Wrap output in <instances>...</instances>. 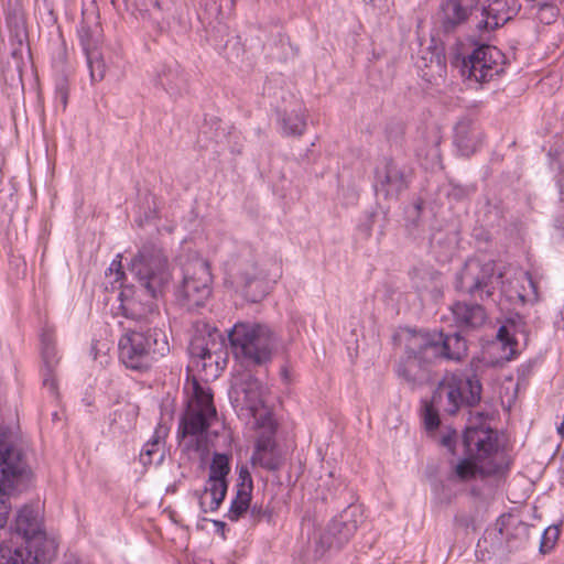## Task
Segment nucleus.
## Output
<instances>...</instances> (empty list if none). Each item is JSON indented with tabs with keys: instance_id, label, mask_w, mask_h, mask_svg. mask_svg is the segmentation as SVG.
<instances>
[{
	"instance_id": "nucleus-33",
	"label": "nucleus",
	"mask_w": 564,
	"mask_h": 564,
	"mask_svg": "<svg viewBox=\"0 0 564 564\" xmlns=\"http://www.w3.org/2000/svg\"><path fill=\"white\" fill-rule=\"evenodd\" d=\"M251 462L253 465H259L268 470H275L281 465V459L276 449L267 453H253Z\"/></svg>"
},
{
	"instance_id": "nucleus-37",
	"label": "nucleus",
	"mask_w": 564,
	"mask_h": 564,
	"mask_svg": "<svg viewBox=\"0 0 564 564\" xmlns=\"http://www.w3.org/2000/svg\"><path fill=\"white\" fill-rule=\"evenodd\" d=\"M558 11L555 6L543 3L538 7L535 18L543 24H552L557 19Z\"/></svg>"
},
{
	"instance_id": "nucleus-12",
	"label": "nucleus",
	"mask_w": 564,
	"mask_h": 564,
	"mask_svg": "<svg viewBox=\"0 0 564 564\" xmlns=\"http://www.w3.org/2000/svg\"><path fill=\"white\" fill-rule=\"evenodd\" d=\"M505 69L503 53L492 45H480L463 59L462 74L482 84L492 80Z\"/></svg>"
},
{
	"instance_id": "nucleus-16",
	"label": "nucleus",
	"mask_w": 564,
	"mask_h": 564,
	"mask_svg": "<svg viewBox=\"0 0 564 564\" xmlns=\"http://www.w3.org/2000/svg\"><path fill=\"white\" fill-rule=\"evenodd\" d=\"M410 170L391 159H384L376 167L375 191L384 198H398L408 188Z\"/></svg>"
},
{
	"instance_id": "nucleus-14",
	"label": "nucleus",
	"mask_w": 564,
	"mask_h": 564,
	"mask_svg": "<svg viewBox=\"0 0 564 564\" xmlns=\"http://www.w3.org/2000/svg\"><path fill=\"white\" fill-rule=\"evenodd\" d=\"M422 338L421 332L408 329L403 332L402 339L405 347V356L398 362L395 372L399 378L404 380L412 388L422 384L429 377V367L435 360H427L425 358V349L411 348L410 345L417 339Z\"/></svg>"
},
{
	"instance_id": "nucleus-10",
	"label": "nucleus",
	"mask_w": 564,
	"mask_h": 564,
	"mask_svg": "<svg viewBox=\"0 0 564 564\" xmlns=\"http://www.w3.org/2000/svg\"><path fill=\"white\" fill-rule=\"evenodd\" d=\"M210 284L208 262L203 258H193L183 265V279L176 289V299L188 310L204 306L212 294Z\"/></svg>"
},
{
	"instance_id": "nucleus-48",
	"label": "nucleus",
	"mask_w": 564,
	"mask_h": 564,
	"mask_svg": "<svg viewBox=\"0 0 564 564\" xmlns=\"http://www.w3.org/2000/svg\"><path fill=\"white\" fill-rule=\"evenodd\" d=\"M440 141H441L440 135L437 134V132H434V140H433L434 148H433V152H434L435 155H437V145H438Z\"/></svg>"
},
{
	"instance_id": "nucleus-45",
	"label": "nucleus",
	"mask_w": 564,
	"mask_h": 564,
	"mask_svg": "<svg viewBox=\"0 0 564 564\" xmlns=\"http://www.w3.org/2000/svg\"><path fill=\"white\" fill-rule=\"evenodd\" d=\"M45 343L47 345H55L54 344V338H53V335L47 333V332H44L42 335H41V344H42V348L45 346Z\"/></svg>"
},
{
	"instance_id": "nucleus-50",
	"label": "nucleus",
	"mask_w": 564,
	"mask_h": 564,
	"mask_svg": "<svg viewBox=\"0 0 564 564\" xmlns=\"http://www.w3.org/2000/svg\"><path fill=\"white\" fill-rule=\"evenodd\" d=\"M557 432L561 436H564V422L557 427Z\"/></svg>"
},
{
	"instance_id": "nucleus-23",
	"label": "nucleus",
	"mask_w": 564,
	"mask_h": 564,
	"mask_svg": "<svg viewBox=\"0 0 564 564\" xmlns=\"http://www.w3.org/2000/svg\"><path fill=\"white\" fill-rule=\"evenodd\" d=\"M498 532L500 536L506 535L507 547L509 551L518 550L525 545L529 535L530 527L522 521L511 522V518L501 517L497 521Z\"/></svg>"
},
{
	"instance_id": "nucleus-29",
	"label": "nucleus",
	"mask_w": 564,
	"mask_h": 564,
	"mask_svg": "<svg viewBox=\"0 0 564 564\" xmlns=\"http://www.w3.org/2000/svg\"><path fill=\"white\" fill-rule=\"evenodd\" d=\"M42 358L44 362L43 386L52 393L56 392L57 382L54 377V367L57 364L55 345H47L42 348Z\"/></svg>"
},
{
	"instance_id": "nucleus-3",
	"label": "nucleus",
	"mask_w": 564,
	"mask_h": 564,
	"mask_svg": "<svg viewBox=\"0 0 564 564\" xmlns=\"http://www.w3.org/2000/svg\"><path fill=\"white\" fill-rule=\"evenodd\" d=\"M482 387L476 376L447 373L436 388L431 402L422 406V420L427 431H434L440 425L438 411L434 404L444 408L448 414H455L460 406H475L481 399Z\"/></svg>"
},
{
	"instance_id": "nucleus-19",
	"label": "nucleus",
	"mask_w": 564,
	"mask_h": 564,
	"mask_svg": "<svg viewBox=\"0 0 564 564\" xmlns=\"http://www.w3.org/2000/svg\"><path fill=\"white\" fill-rule=\"evenodd\" d=\"M77 33L84 53L99 48L102 40V28L96 10L83 11V19Z\"/></svg>"
},
{
	"instance_id": "nucleus-1",
	"label": "nucleus",
	"mask_w": 564,
	"mask_h": 564,
	"mask_svg": "<svg viewBox=\"0 0 564 564\" xmlns=\"http://www.w3.org/2000/svg\"><path fill=\"white\" fill-rule=\"evenodd\" d=\"M129 271L149 300L143 303L129 297L127 291H121L119 299L123 313L129 318L153 323L159 315L156 301L164 295L172 281L167 256L156 245H143L131 259Z\"/></svg>"
},
{
	"instance_id": "nucleus-46",
	"label": "nucleus",
	"mask_w": 564,
	"mask_h": 564,
	"mask_svg": "<svg viewBox=\"0 0 564 564\" xmlns=\"http://www.w3.org/2000/svg\"><path fill=\"white\" fill-rule=\"evenodd\" d=\"M280 375H281V379L283 380L284 383L291 382V373L286 366L281 368Z\"/></svg>"
},
{
	"instance_id": "nucleus-52",
	"label": "nucleus",
	"mask_w": 564,
	"mask_h": 564,
	"mask_svg": "<svg viewBox=\"0 0 564 564\" xmlns=\"http://www.w3.org/2000/svg\"><path fill=\"white\" fill-rule=\"evenodd\" d=\"M453 242H454V241H453V239H452V240L449 241V243L447 245V247H446V250H447V251H451V250L453 249V246H452V245H453Z\"/></svg>"
},
{
	"instance_id": "nucleus-6",
	"label": "nucleus",
	"mask_w": 564,
	"mask_h": 564,
	"mask_svg": "<svg viewBox=\"0 0 564 564\" xmlns=\"http://www.w3.org/2000/svg\"><path fill=\"white\" fill-rule=\"evenodd\" d=\"M225 268L232 282L252 302L260 301L267 293L268 282L275 283L281 275L276 265L274 273L264 264L259 265L253 248L246 243L236 247L225 262Z\"/></svg>"
},
{
	"instance_id": "nucleus-24",
	"label": "nucleus",
	"mask_w": 564,
	"mask_h": 564,
	"mask_svg": "<svg viewBox=\"0 0 564 564\" xmlns=\"http://www.w3.org/2000/svg\"><path fill=\"white\" fill-rule=\"evenodd\" d=\"M478 131L469 120H460L455 127L454 142L464 156L473 154L481 142Z\"/></svg>"
},
{
	"instance_id": "nucleus-18",
	"label": "nucleus",
	"mask_w": 564,
	"mask_h": 564,
	"mask_svg": "<svg viewBox=\"0 0 564 564\" xmlns=\"http://www.w3.org/2000/svg\"><path fill=\"white\" fill-rule=\"evenodd\" d=\"M480 0H445L441 4L440 23L445 33L454 32L473 19L478 21Z\"/></svg>"
},
{
	"instance_id": "nucleus-11",
	"label": "nucleus",
	"mask_w": 564,
	"mask_h": 564,
	"mask_svg": "<svg viewBox=\"0 0 564 564\" xmlns=\"http://www.w3.org/2000/svg\"><path fill=\"white\" fill-rule=\"evenodd\" d=\"M192 390L193 394L180 423L183 437L202 435L218 420L212 390L196 380L192 383Z\"/></svg>"
},
{
	"instance_id": "nucleus-35",
	"label": "nucleus",
	"mask_w": 564,
	"mask_h": 564,
	"mask_svg": "<svg viewBox=\"0 0 564 564\" xmlns=\"http://www.w3.org/2000/svg\"><path fill=\"white\" fill-rule=\"evenodd\" d=\"M188 349L192 358H197L203 361L212 358V348L204 337H194L191 340Z\"/></svg>"
},
{
	"instance_id": "nucleus-47",
	"label": "nucleus",
	"mask_w": 564,
	"mask_h": 564,
	"mask_svg": "<svg viewBox=\"0 0 564 564\" xmlns=\"http://www.w3.org/2000/svg\"><path fill=\"white\" fill-rule=\"evenodd\" d=\"M364 2L372 6L373 8H380L383 6L386 0H364Z\"/></svg>"
},
{
	"instance_id": "nucleus-4",
	"label": "nucleus",
	"mask_w": 564,
	"mask_h": 564,
	"mask_svg": "<svg viewBox=\"0 0 564 564\" xmlns=\"http://www.w3.org/2000/svg\"><path fill=\"white\" fill-rule=\"evenodd\" d=\"M505 276L506 273L497 268L495 261L470 258L456 273L454 286L458 293L468 295L475 301L485 302L492 299L499 288L509 299L517 296L524 301L525 295L519 290H513L512 281L509 279L505 281Z\"/></svg>"
},
{
	"instance_id": "nucleus-15",
	"label": "nucleus",
	"mask_w": 564,
	"mask_h": 564,
	"mask_svg": "<svg viewBox=\"0 0 564 564\" xmlns=\"http://www.w3.org/2000/svg\"><path fill=\"white\" fill-rule=\"evenodd\" d=\"M361 522L362 510L360 506H348L328 523L325 531L319 535L317 544L322 552L341 549L351 539Z\"/></svg>"
},
{
	"instance_id": "nucleus-20",
	"label": "nucleus",
	"mask_w": 564,
	"mask_h": 564,
	"mask_svg": "<svg viewBox=\"0 0 564 564\" xmlns=\"http://www.w3.org/2000/svg\"><path fill=\"white\" fill-rule=\"evenodd\" d=\"M170 432L166 423H158L154 433L142 447L140 453V462L143 466L161 465L165 457V438Z\"/></svg>"
},
{
	"instance_id": "nucleus-30",
	"label": "nucleus",
	"mask_w": 564,
	"mask_h": 564,
	"mask_svg": "<svg viewBox=\"0 0 564 564\" xmlns=\"http://www.w3.org/2000/svg\"><path fill=\"white\" fill-rule=\"evenodd\" d=\"M251 492L238 490L230 502L227 518L230 521H238L250 508Z\"/></svg>"
},
{
	"instance_id": "nucleus-13",
	"label": "nucleus",
	"mask_w": 564,
	"mask_h": 564,
	"mask_svg": "<svg viewBox=\"0 0 564 564\" xmlns=\"http://www.w3.org/2000/svg\"><path fill=\"white\" fill-rule=\"evenodd\" d=\"M422 338L415 339L411 348L425 349L427 360H437L441 358L459 361L467 355V341L458 333L444 335L440 333L421 332Z\"/></svg>"
},
{
	"instance_id": "nucleus-27",
	"label": "nucleus",
	"mask_w": 564,
	"mask_h": 564,
	"mask_svg": "<svg viewBox=\"0 0 564 564\" xmlns=\"http://www.w3.org/2000/svg\"><path fill=\"white\" fill-rule=\"evenodd\" d=\"M420 76L432 85H440L446 76V62L440 54H432L430 63L419 64Z\"/></svg>"
},
{
	"instance_id": "nucleus-25",
	"label": "nucleus",
	"mask_w": 564,
	"mask_h": 564,
	"mask_svg": "<svg viewBox=\"0 0 564 564\" xmlns=\"http://www.w3.org/2000/svg\"><path fill=\"white\" fill-rule=\"evenodd\" d=\"M154 83L170 95L171 98H178L185 90L186 80L177 67H163L156 75Z\"/></svg>"
},
{
	"instance_id": "nucleus-53",
	"label": "nucleus",
	"mask_w": 564,
	"mask_h": 564,
	"mask_svg": "<svg viewBox=\"0 0 564 564\" xmlns=\"http://www.w3.org/2000/svg\"><path fill=\"white\" fill-rule=\"evenodd\" d=\"M121 414H122L121 412L116 411L113 415H115V417H116V416H121Z\"/></svg>"
},
{
	"instance_id": "nucleus-34",
	"label": "nucleus",
	"mask_w": 564,
	"mask_h": 564,
	"mask_svg": "<svg viewBox=\"0 0 564 564\" xmlns=\"http://www.w3.org/2000/svg\"><path fill=\"white\" fill-rule=\"evenodd\" d=\"M121 259V253H118L106 271V276L112 279L109 281L112 289L122 288L123 285L126 274L122 270Z\"/></svg>"
},
{
	"instance_id": "nucleus-32",
	"label": "nucleus",
	"mask_w": 564,
	"mask_h": 564,
	"mask_svg": "<svg viewBox=\"0 0 564 564\" xmlns=\"http://www.w3.org/2000/svg\"><path fill=\"white\" fill-rule=\"evenodd\" d=\"M230 473V456L224 453H214L209 465L208 478L228 480Z\"/></svg>"
},
{
	"instance_id": "nucleus-9",
	"label": "nucleus",
	"mask_w": 564,
	"mask_h": 564,
	"mask_svg": "<svg viewBox=\"0 0 564 564\" xmlns=\"http://www.w3.org/2000/svg\"><path fill=\"white\" fill-rule=\"evenodd\" d=\"M463 444L468 457L456 464L454 478L459 481H469L484 475V469L478 465V462L497 452V435L490 429L467 427Z\"/></svg>"
},
{
	"instance_id": "nucleus-7",
	"label": "nucleus",
	"mask_w": 564,
	"mask_h": 564,
	"mask_svg": "<svg viewBox=\"0 0 564 564\" xmlns=\"http://www.w3.org/2000/svg\"><path fill=\"white\" fill-rule=\"evenodd\" d=\"M119 358L132 370H147L170 352L167 335L158 327L127 329L119 339Z\"/></svg>"
},
{
	"instance_id": "nucleus-36",
	"label": "nucleus",
	"mask_w": 564,
	"mask_h": 564,
	"mask_svg": "<svg viewBox=\"0 0 564 564\" xmlns=\"http://www.w3.org/2000/svg\"><path fill=\"white\" fill-rule=\"evenodd\" d=\"M558 535L560 530L556 525L546 528L541 535L540 552L543 554L549 553L554 547Z\"/></svg>"
},
{
	"instance_id": "nucleus-51",
	"label": "nucleus",
	"mask_w": 564,
	"mask_h": 564,
	"mask_svg": "<svg viewBox=\"0 0 564 564\" xmlns=\"http://www.w3.org/2000/svg\"><path fill=\"white\" fill-rule=\"evenodd\" d=\"M214 524L218 527V529H221L225 527V523L221 521H214Z\"/></svg>"
},
{
	"instance_id": "nucleus-49",
	"label": "nucleus",
	"mask_w": 564,
	"mask_h": 564,
	"mask_svg": "<svg viewBox=\"0 0 564 564\" xmlns=\"http://www.w3.org/2000/svg\"><path fill=\"white\" fill-rule=\"evenodd\" d=\"M431 243H432V246L441 245L442 243L441 237H438V235H434L431 239Z\"/></svg>"
},
{
	"instance_id": "nucleus-31",
	"label": "nucleus",
	"mask_w": 564,
	"mask_h": 564,
	"mask_svg": "<svg viewBox=\"0 0 564 564\" xmlns=\"http://www.w3.org/2000/svg\"><path fill=\"white\" fill-rule=\"evenodd\" d=\"M91 83L101 82L106 75V64L99 50L85 52Z\"/></svg>"
},
{
	"instance_id": "nucleus-8",
	"label": "nucleus",
	"mask_w": 564,
	"mask_h": 564,
	"mask_svg": "<svg viewBox=\"0 0 564 564\" xmlns=\"http://www.w3.org/2000/svg\"><path fill=\"white\" fill-rule=\"evenodd\" d=\"M28 474L23 451L9 441L0 440V530L8 523L12 509L11 497Z\"/></svg>"
},
{
	"instance_id": "nucleus-40",
	"label": "nucleus",
	"mask_w": 564,
	"mask_h": 564,
	"mask_svg": "<svg viewBox=\"0 0 564 564\" xmlns=\"http://www.w3.org/2000/svg\"><path fill=\"white\" fill-rule=\"evenodd\" d=\"M253 482L251 475L247 467H241L239 470L237 489L242 491L252 492Z\"/></svg>"
},
{
	"instance_id": "nucleus-44",
	"label": "nucleus",
	"mask_w": 564,
	"mask_h": 564,
	"mask_svg": "<svg viewBox=\"0 0 564 564\" xmlns=\"http://www.w3.org/2000/svg\"><path fill=\"white\" fill-rule=\"evenodd\" d=\"M514 280L517 282H519L520 280L525 281L528 283V285L530 286V289L532 290L533 295L535 297L538 296L536 283L533 281L532 275L529 272H521L519 274V276H517Z\"/></svg>"
},
{
	"instance_id": "nucleus-26",
	"label": "nucleus",
	"mask_w": 564,
	"mask_h": 564,
	"mask_svg": "<svg viewBox=\"0 0 564 564\" xmlns=\"http://www.w3.org/2000/svg\"><path fill=\"white\" fill-rule=\"evenodd\" d=\"M241 391L243 393L245 404L252 412L253 416L258 410L263 406L264 400L263 394L265 388L262 382L249 376L241 384Z\"/></svg>"
},
{
	"instance_id": "nucleus-2",
	"label": "nucleus",
	"mask_w": 564,
	"mask_h": 564,
	"mask_svg": "<svg viewBox=\"0 0 564 564\" xmlns=\"http://www.w3.org/2000/svg\"><path fill=\"white\" fill-rule=\"evenodd\" d=\"M12 550L23 552V561L32 564L50 563L56 554L57 543L50 538L43 527V518L39 508L23 506L10 527V540H3Z\"/></svg>"
},
{
	"instance_id": "nucleus-42",
	"label": "nucleus",
	"mask_w": 564,
	"mask_h": 564,
	"mask_svg": "<svg viewBox=\"0 0 564 564\" xmlns=\"http://www.w3.org/2000/svg\"><path fill=\"white\" fill-rule=\"evenodd\" d=\"M273 449H275V443L271 437L267 436V437H260L257 441L256 448H254L253 453H263V452L267 453V452H270Z\"/></svg>"
},
{
	"instance_id": "nucleus-28",
	"label": "nucleus",
	"mask_w": 564,
	"mask_h": 564,
	"mask_svg": "<svg viewBox=\"0 0 564 564\" xmlns=\"http://www.w3.org/2000/svg\"><path fill=\"white\" fill-rule=\"evenodd\" d=\"M280 122L285 135H301L306 128L303 108L297 106L296 108L284 111Z\"/></svg>"
},
{
	"instance_id": "nucleus-43",
	"label": "nucleus",
	"mask_w": 564,
	"mask_h": 564,
	"mask_svg": "<svg viewBox=\"0 0 564 564\" xmlns=\"http://www.w3.org/2000/svg\"><path fill=\"white\" fill-rule=\"evenodd\" d=\"M457 437L456 431H451L442 436L441 444L454 453V444Z\"/></svg>"
},
{
	"instance_id": "nucleus-5",
	"label": "nucleus",
	"mask_w": 564,
	"mask_h": 564,
	"mask_svg": "<svg viewBox=\"0 0 564 564\" xmlns=\"http://www.w3.org/2000/svg\"><path fill=\"white\" fill-rule=\"evenodd\" d=\"M230 350L243 365L263 366L272 360L279 346L276 333L267 324L237 322L228 330Z\"/></svg>"
},
{
	"instance_id": "nucleus-38",
	"label": "nucleus",
	"mask_w": 564,
	"mask_h": 564,
	"mask_svg": "<svg viewBox=\"0 0 564 564\" xmlns=\"http://www.w3.org/2000/svg\"><path fill=\"white\" fill-rule=\"evenodd\" d=\"M249 513L251 520L254 523L263 520L271 522L272 520V512L269 510V508L263 507L262 505H253L251 508H249Z\"/></svg>"
},
{
	"instance_id": "nucleus-17",
	"label": "nucleus",
	"mask_w": 564,
	"mask_h": 564,
	"mask_svg": "<svg viewBox=\"0 0 564 564\" xmlns=\"http://www.w3.org/2000/svg\"><path fill=\"white\" fill-rule=\"evenodd\" d=\"M519 7L517 0H480L475 26L479 31L495 30L511 20Z\"/></svg>"
},
{
	"instance_id": "nucleus-22",
	"label": "nucleus",
	"mask_w": 564,
	"mask_h": 564,
	"mask_svg": "<svg viewBox=\"0 0 564 564\" xmlns=\"http://www.w3.org/2000/svg\"><path fill=\"white\" fill-rule=\"evenodd\" d=\"M228 490V480L208 478L203 491H196L200 511L207 513L216 511L223 503Z\"/></svg>"
},
{
	"instance_id": "nucleus-39",
	"label": "nucleus",
	"mask_w": 564,
	"mask_h": 564,
	"mask_svg": "<svg viewBox=\"0 0 564 564\" xmlns=\"http://www.w3.org/2000/svg\"><path fill=\"white\" fill-rule=\"evenodd\" d=\"M55 101L57 106L62 107L63 111L66 109L68 102V85L65 79H61L56 85Z\"/></svg>"
},
{
	"instance_id": "nucleus-21",
	"label": "nucleus",
	"mask_w": 564,
	"mask_h": 564,
	"mask_svg": "<svg viewBox=\"0 0 564 564\" xmlns=\"http://www.w3.org/2000/svg\"><path fill=\"white\" fill-rule=\"evenodd\" d=\"M456 325L462 329H475L486 321V312L479 303L457 301L451 306Z\"/></svg>"
},
{
	"instance_id": "nucleus-41",
	"label": "nucleus",
	"mask_w": 564,
	"mask_h": 564,
	"mask_svg": "<svg viewBox=\"0 0 564 564\" xmlns=\"http://www.w3.org/2000/svg\"><path fill=\"white\" fill-rule=\"evenodd\" d=\"M497 338L505 345V346H512L516 345V340L513 338V334L510 330V327L507 325H502L499 327L497 333Z\"/></svg>"
}]
</instances>
